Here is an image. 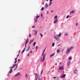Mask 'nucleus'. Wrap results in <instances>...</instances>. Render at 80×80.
<instances>
[{
    "instance_id": "obj_54",
    "label": "nucleus",
    "mask_w": 80,
    "mask_h": 80,
    "mask_svg": "<svg viewBox=\"0 0 80 80\" xmlns=\"http://www.w3.org/2000/svg\"><path fill=\"white\" fill-rule=\"evenodd\" d=\"M7 76H9V74H8Z\"/></svg>"
},
{
    "instance_id": "obj_41",
    "label": "nucleus",
    "mask_w": 80,
    "mask_h": 80,
    "mask_svg": "<svg viewBox=\"0 0 80 80\" xmlns=\"http://www.w3.org/2000/svg\"><path fill=\"white\" fill-rule=\"evenodd\" d=\"M37 22V20H35V21H34V22L35 23V22Z\"/></svg>"
},
{
    "instance_id": "obj_3",
    "label": "nucleus",
    "mask_w": 80,
    "mask_h": 80,
    "mask_svg": "<svg viewBox=\"0 0 80 80\" xmlns=\"http://www.w3.org/2000/svg\"><path fill=\"white\" fill-rule=\"evenodd\" d=\"M15 66H16V64H14L13 65V66H12V67H10L9 68H11V70H10V71H9V73H12V68H13L14 67H15Z\"/></svg>"
},
{
    "instance_id": "obj_23",
    "label": "nucleus",
    "mask_w": 80,
    "mask_h": 80,
    "mask_svg": "<svg viewBox=\"0 0 80 80\" xmlns=\"http://www.w3.org/2000/svg\"><path fill=\"white\" fill-rule=\"evenodd\" d=\"M56 18H57V16H56L54 18V20H55Z\"/></svg>"
},
{
    "instance_id": "obj_29",
    "label": "nucleus",
    "mask_w": 80,
    "mask_h": 80,
    "mask_svg": "<svg viewBox=\"0 0 80 80\" xmlns=\"http://www.w3.org/2000/svg\"><path fill=\"white\" fill-rule=\"evenodd\" d=\"M60 50H57V52L58 53L59 52H60Z\"/></svg>"
},
{
    "instance_id": "obj_37",
    "label": "nucleus",
    "mask_w": 80,
    "mask_h": 80,
    "mask_svg": "<svg viewBox=\"0 0 80 80\" xmlns=\"http://www.w3.org/2000/svg\"><path fill=\"white\" fill-rule=\"evenodd\" d=\"M42 72H43V70H42L41 72V75H42Z\"/></svg>"
},
{
    "instance_id": "obj_36",
    "label": "nucleus",
    "mask_w": 80,
    "mask_h": 80,
    "mask_svg": "<svg viewBox=\"0 0 80 80\" xmlns=\"http://www.w3.org/2000/svg\"><path fill=\"white\" fill-rule=\"evenodd\" d=\"M29 37H30V38L31 37V34H30L29 35Z\"/></svg>"
},
{
    "instance_id": "obj_59",
    "label": "nucleus",
    "mask_w": 80,
    "mask_h": 80,
    "mask_svg": "<svg viewBox=\"0 0 80 80\" xmlns=\"http://www.w3.org/2000/svg\"><path fill=\"white\" fill-rule=\"evenodd\" d=\"M37 16H38V14H37Z\"/></svg>"
},
{
    "instance_id": "obj_33",
    "label": "nucleus",
    "mask_w": 80,
    "mask_h": 80,
    "mask_svg": "<svg viewBox=\"0 0 80 80\" xmlns=\"http://www.w3.org/2000/svg\"><path fill=\"white\" fill-rule=\"evenodd\" d=\"M17 60H15L14 62V63L15 64L16 63H17Z\"/></svg>"
},
{
    "instance_id": "obj_40",
    "label": "nucleus",
    "mask_w": 80,
    "mask_h": 80,
    "mask_svg": "<svg viewBox=\"0 0 80 80\" xmlns=\"http://www.w3.org/2000/svg\"><path fill=\"white\" fill-rule=\"evenodd\" d=\"M14 59L15 60H17V58H15Z\"/></svg>"
},
{
    "instance_id": "obj_30",
    "label": "nucleus",
    "mask_w": 80,
    "mask_h": 80,
    "mask_svg": "<svg viewBox=\"0 0 80 80\" xmlns=\"http://www.w3.org/2000/svg\"><path fill=\"white\" fill-rule=\"evenodd\" d=\"M72 58H71V57L69 58V60H72Z\"/></svg>"
},
{
    "instance_id": "obj_50",
    "label": "nucleus",
    "mask_w": 80,
    "mask_h": 80,
    "mask_svg": "<svg viewBox=\"0 0 80 80\" xmlns=\"http://www.w3.org/2000/svg\"><path fill=\"white\" fill-rule=\"evenodd\" d=\"M60 65H61L62 64V62H61L59 63Z\"/></svg>"
},
{
    "instance_id": "obj_28",
    "label": "nucleus",
    "mask_w": 80,
    "mask_h": 80,
    "mask_svg": "<svg viewBox=\"0 0 80 80\" xmlns=\"http://www.w3.org/2000/svg\"><path fill=\"white\" fill-rule=\"evenodd\" d=\"M29 41H26V42H25V44H27V43H28V42Z\"/></svg>"
},
{
    "instance_id": "obj_22",
    "label": "nucleus",
    "mask_w": 80,
    "mask_h": 80,
    "mask_svg": "<svg viewBox=\"0 0 80 80\" xmlns=\"http://www.w3.org/2000/svg\"><path fill=\"white\" fill-rule=\"evenodd\" d=\"M39 17H40V16H37V17H36V20H37V18H39Z\"/></svg>"
},
{
    "instance_id": "obj_56",
    "label": "nucleus",
    "mask_w": 80,
    "mask_h": 80,
    "mask_svg": "<svg viewBox=\"0 0 80 80\" xmlns=\"http://www.w3.org/2000/svg\"><path fill=\"white\" fill-rule=\"evenodd\" d=\"M55 65H57V63H56Z\"/></svg>"
},
{
    "instance_id": "obj_5",
    "label": "nucleus",
    "mask_w": 80,
    "mask_h": 80,
    "mask_svg": "<svg viewBox=\"0 0 80 80\" xmlns=\"http://www.w3.org/2000/svg\"><path fill=\"white\" fill-rule=\"evenodd\" d=\"M59 70H64L63 66L59 68Z\"/></svg>"
},
{
    "instance_id": "obj_17",
    "label": "nucleus",
    "mask_w": 80,
    "mask_h": 80,
    "mask_svg": "<svg viewBox=\"0 0 80 80\" xmlns=\"http://www.w3.org/2000/svg\"><path fill=\"white\" fill-rule=\"evenodd\" d=\"M16 65H17V67H16L15 68H14V70H16L17 68V67H18V64H17V65L16 64Z\"/></svg>"
},
{
    "instance_id": "obj_24",
    "label": "nucleus",
    "mask_w": 80,
    "mask_h": 80,
    "mask_svg": "<svg viewBox=\"0 0 80 80\" xmlns=\"http://www.w3.org/2000/svg\"><path fill=\"white\" fill-rule=\"evenodd\" d=\"M35 44H36V42H34L33 44V45L34 47L35 45Z\"/></svg>"
},
{
    "instance_id": "obj_51",
    "label": "nucleus",
    "mask_w": 80,
    "mask_h": 80,
    "mask_svg": "<svg viewBox=\"0 0 80 80\" xmlns=\"http://www.w3.org/2000/svg\"><path fill=\"white\" fill-rule=\"evenodd\" d=\"M27 46V44H25V47H26Z\"/></svg>"
},
{
    "instance_id": "obj_44",
    "label": "nucleus",
    "mask_w": 80,
    "mask_h": 80,
    "mask_svg": "<svg viewBox=\"0 0 80 80\" xmlns=\"http://www.w3.org/2000/svg\"><path fill=\"white\" fill-rule=\"evenodd\" d=\"M40 28H42V26H40Z\"/></svg>"
},
{
    "instance_id": "obj_58",
    "label": "nucleus",
    "mask_w": 80,
    "mask_h": 80,
    "mask_svg": "<svg viewBox=\"0 0 80 80\" xmlns=\"http://www.w3.org/2000/svg\"><path fill=\"white\" fill-rule=\"evenodd\" d=\"M43 4H44V2H43V3H42V5H43Z\"/></svg>"
},
{
    "instance_id": "obj_49",
    "label": "nucleus",
    "mask_w": 80,
    "mask_h": 80,
    "mask_svg": "<svg viewBox=\"0 0 80 80\" xmlns=\"http://www.w3.org/2000/svg\"><path fill=\"white\" fill-rule=\"evenodd\" d=\"M52 0H50V2H52Z\"/></svg>"
},
{
    "instance_id": "obj_62",
    "label": "nucleus",
    "mask_w": 80,
    "mask_h": 80,
    "mask_svg": "<svg viewBox=\"0 0 80 80\" xmlns=\"http://www.w3.org/2000/svg\"><path fill=\"white\" fill-rule=\"evenodd\" d=\"M58 62H59V61H58Z\"/></svg>"
},
{
    "instance_id": "obj_34",
    "label": "nucleus",
    "mask_w": 80,
    "mask_h": 80,
    "mask_svg": "<svg viewBox=\"0 0 80 80\" xmlns=\"http://www.w3.org/2000/svg\"><path fill=\"white\" fill-rule=\"evenodd\" d=\"M36 49L37 50V49H38V46H36Z\"/></svg>"
},
{
    "instance_id": "obj_15",
    "label": "nucleus",
    "mask_w": 80,
    "mask_h": 80,
    "mask_svg": "<svg viewBox=\"0 0 80 80\" xmlns=\"http://www.w3.org/2000/svg\"><path fill=\"white\" fill-rule=\"evenodd\" d=\"M78 72V71L77 70H75L74 71V73H77Z\"/></svg>"
},
{
    "instance_id": "obj_43",
    "label": "nucleus",
    "mask_w": 80,
    "mask_h": 80,
    "mask_svg": "<svg viewBox=\"0 0 80 80\" xmlns=\"http://www.w3.org/2000/svg\"><path fill=\"white\" fill-rule=\"evenodd\" d=\"M32 28H35V26H32Z\"/></svg>"
},
{
    "instance_id": "obj_61",
    "label": "nucleus",
    "mask_w": 80,
    "mask_h": 80,
    "mask_svg": "<svg viewBox=\"0 0 80 80\" xmlns=\"http://www.w3.org/2000/svg\"><path fill=\"white\" fill-rule=\"evenodd\" d=\"M59 46H60V45H58V47H59Z\"/></svg>"
},
{
    "instance_id": "obj_14",
    "label": "nucleus",
    "mask_w": 80,
    "mask_h": 80,
    "mask_svg": "<svg viewBox=\"0 0 80 80\" xmlns=\"http://www.w3.org/2000/svg\"><path fill=\"white\" fill-rule=\"evenodd\" d=\"M55 55V53H54L53 54L51 55L50 56V57H53V56Z\"/></svg>"
},
{
    "instance_id": "obj_53",
    "label": "nucleus",
    "mask_w": 80,
    "mask_h": 80,
    "mask_svg": "<svg viewBox=\"0 0 80 80\" xmlns=\"http://www.w3.org/2000/svg\"><path fill=\"white\" fill-rule=\"evenodd\" d=\"M18 56H19V54L17 55V57H18Z\"/></svg>"
},
{
    "instance_id": "obj_20",
    "label": "nucleus",
    "mask_w": 80,
    "mask_h": 80,
    "mask_svg": "<svg viewBox=\"0 0 80 80\" xmlns=\"http://www.w3.org/2000/svg\"><path fill=\"white\" fill-rule=\"evenodd\" d=\"M25 49H26V48H24V49L23 50V51L22 52V53H23L24 52H25Z\"/></svg>"
},
{
    "instance_id": "obj_18",
    "label": "nucleus",
    "mask_w": 80,
    "mask_h": 80,
    "mask_svg": "<svg viewBox=\"0 0 80 80\" xmlns=\"http://www.w3.org/2000/svg\"><path fill=\"white\" fill-rule=\"evenodd\" d=\"M45 8H47V7H48V4H46L44 6Z\"/></svg>"
},
{
    "instance_id": "obj_60",
    "label": "nucleus",
    "mask_w": 80,
    "mask_h": 80,
    "mask_svg": "<svg viewBox=\"0 0 80 80\" xmlns=\"http://www.w3.org/2000/svg\"><path fill=\"white\" fill-rule=\"evenodd\" d=\"M47 2H48V0H47Z\"/></svg>"
},
{
    "instance_id": "obj_31",
    "label": "nucleus",
    "mask_w": 80,
    "mask_h": 80,
    "mask_svg": "<svg viewBox=\"0 0 80 80\" xmlns=\"http://www.w3.org/2000/svg\"><path fill=\"white\" fill-rule=\"evenodd\" d=\"M68 17H69V15H68L67 16L66 18H68Z\"/></svg>"
},
{
    "instance_id": "obj_46",
    "label": "nucleus",
    "mask_w": 80,
    "mask_h": 80,
    "mask_svg": "<svg viewBox=\"0 0 80 80\" xmlns=\"http://www.w3.org/2000/svg\"><path fill=\"white\" fill-rule=\"evenodd\" d=\"M26 41H28V38L27 39Z\"/></svg>"
},
{
    "instance_id": "obj_39",
    "label": "nucleus",
    "mask_w": 80,
    "mask_h": 80,
    "mask_svg": "<svg viewBox=\"0 0 80 80\" xmlns=\"http://www.w3.org/2000/svg\"><path fill=\"white\" fill-rule=\"evenodd\" d=\"M76 26H77V25H78V23L77 22L76 23Z\"/></svg>"
},
{
    "instance_id": "obj_19",
    "label": "nucleus",
    "mask_w": 80,
    "mask_h": 80,
    "mask_svg": "<svg viewBox=\"0 0 80 80\" xmlns=\"http://www.w3.org/2000/svg\"><path fill=\"white\" fill-rule=\"evenodd\" d=\"M33 40H34V39H33L32 40H31L30 42H29V43L30 44H31V43H32V42H33Z\"/></svg>"
},
{
    "instance_id": "obj_38",
    "label": "nucleus",
    "mask_w": 80,
    "mask_h": 80,
    "mask_svg": "<svg viewBox=\"0 0 80 80\" xmlns=\"http://www.w3.org/2000/svg\"><path fill=\"white\" fill-rule=\"evenodd\" d=\"M41 16L42 17H43V14H41Z\"/></svg>"
},
{
    "instance_id": "obj_25",
    "label": "nucleus",
    "mask_w": 80,
    "mask_h": 80,
    "mask_svg": "<svg viewBox=\"0 0 80 80\" xmlns=\"http://www.w3.org/2000/svg\"><path fill=\"white\" fill-rule=\"evenodd\" d=\"M44 10V8L42 7V9H41V11H42V10Z\"/></svg>"
},
{
    "instance_id": "obj_27",
    "label": "nucleus",
    "mask_w": 80,
    "mask_h": 80,
    "mask_svg": "<svg viewBox=\"0 0 80 80\" xmlns=\"http://www.w3.org/2000/svg\"><path fill=\"white\" fill-rule=\"evenodd\" d=\"M54 45H55V43L54 42H53L52 43V47H54Z\"/></svg>"
},
{
    "instance_id": "obj_9",
    "label": "nucleus",
    "mask_w": 80,
    "mask_h": 80,
    "mask_svg": "<svg viewBox=\"0 0 80 80\" xmlns=\"http://www.w3.org/2000/svg\"><path fill=\"white\" fill-rule=\"evenodd\" d=\"M66 74H63V75L61 76V78H65V76Z\"/></svg>"
},
{
    "instance_id": "obj_8",
    "label": "nucleus",
    "mask_w": 80,
    "mask_h": 80,
    "mask_svg": "<svg viewBox=\"0 0 80 80\" xmlns=\"http://www.w3.org/2000/svg\"><path fill=\"white\" fill-rule=\"evenodd\" d=\"M68 35H69V34L68 32H65L64 34V35H65V36H68Z\"/></svg>"
},
{
    "instance_id": "obj_6",
    "label": "nucleus",
    "mask_w": 80,
    "mask_h": 80,
    "mask_svg": "<svg viewBox=\"0 0 80 80\" xmlns=\"http://www.w3.org/2000/svg\"><path fill=\"white\" fill-rule=\"evenodd\" d=\"M18 75H20V72H18L16 74L14 77H18Z\"/></svg>"
},
{
    "instance_id": "obj_45",
    "label": "nucleus",
    "mask_w": 80,
    "mask_h": 80,
    "mask_svg": "<svg viewBox=\"0 0 80 80\" xmlns=\"http://www.w3.org/2000/svg\"><path fill=\"white\" fill-rule=\"evenodd\" d=\"M18 62H20V59H18Z\"/></svg>"
},
{
    "instance_id": "obj_48",
    "label": "nucleus",
    "mask_w": 80,
    "mask_h": 80,
    "mask_svg": "<svg viewBox=\"0 0 80 80\" xmlns=\"http://www.w3.org/2000/svg\"><path fill=\"white\" fill-rule=\"evenodd\" d=\"M53 78H57V77H54Z\"/></svg>"
},
{
    "instance_id": "obj_11",
    "label": "nucleus",
    "mask_w": 80,
    "mask_h": 80,
    "mask_svg": "<svg viewBox=\"0 0 80 80\" xmlns=\"http://www.w3.org/2000/svg\"><path fill=\"white\" fill-rule=\"evenodd\" d=\"M70 63H71V62L70 61L68 62L67 64V67H68V66H69V65H70Z\"/></svg>"
},
{
    "instance_id": "obj_64",
    "label": "nucleus",
    "mask_w": 80,
    "mask_h": 80,
    "mask_svg": "<svg viewBox=\"0 0 80 80\" xmlns=\"http://www.w3.org/2000/svg\"><path fill=\"white\" fill-rule=\"evenodd\" d=\"M58 80H59V79H58Z\"/></svg>"
},
{
    "instance_id": "obj_35",
    "label": "nucleus",
    "mask_w": 80,
    "mask_h": 80,
    "mask_svg": "<svg viewBox=\"0 0 80 80\" xmlns=\"http://www.w3.org/2000/svg\"><path fill=\"white\" fill-rule=\"evenodd\" d=\"M52 2H50V3L49 4V6H50V5H52Z\"/></svg>"
},
{
    "instance_id": "obj_2",
    "label": "nucleus",
    "mask_w": 80,
    "mask_h": 80,
    "mask_svg": "<svg viewBox=\"0 0 80 80\" xmlns=\"http://www.w3.org/2000/svg\"><path fill=\"white\" fill-rule=\"evenodd\" d=\"M62 33L60 32L59 34L58 35L57 34H56L54 35V38L56 39V40L58 41L59 39H60V37H59L61 36V34Z\"/></svg>"
},
{
    "instance_id": "obj_42",
    "label": "nucleus",
    "mask_w": 80,
    "mask_h": 80,
    "mask_svg": "<svg viewBox=\"0 0 80 80\" xmlns=\"http://www.w3.org/2000/svg\"><path fill=\"white\" fill-rule=\"evenodd\" d=\"M51 13H53V11H51Z\"/></svg>"
},
{
    "instance_id": "obj_10",
    "label": "nucleus",
    "mask_w": 80,
    "mask_h": 80,
    "mask_svg": "<svg viewBox=\"0 0 80 80\" xmlns=\"http://www.w3.org/2000/svg\"><path fill=\"white\" fill-rule=\"evenodd\" d=\"M30 46L28 47V49H27L26 50V52H28V51L30 49Z\"/></svg>"
},
{
    "instance_id": "obj_4",
    "label": "nucleus",
    "mask_w": 80,
    "mask_h": 80,
    "mask_svg": "<svg viewBox=\"0 0 80 80\" xmlns=\"http://www.w3.org/2000/svg\"><path fill=\"white\" fill-rule=\"evenodd\" d=\"M34 75L35 76V80H38V74L37 73H35L34 74Z\"/></svg>"
},
{
    "instance_id": "obj_21",
    "label": "nucleus",
    "mask_w": 80,
    "mask_h": 80,
    "mask_svg": "<svg viewBox=\"0 0 80 80\" xmlns=\"http://www.w3.org/2000/svg\"><path fill=\"white\" fill-rule=\"evenodd\" d=\"M57 22H58V21L55 20L54 22V23H57Z\"/></svg>"
},
{
    "instance_id": "obj_57",
    "label": "nucleus",
    "mask_w": 80,
    "mask_h": 80,
    "mask_svg": "<svg viewBox=\"0 0 80 80\" xmlns=\"http://www.w3.org/2000/svg\"><path fill=\"white\" fill-rule=\"evenodd\" d=\"M31 52V53H32V51H31V52Z\"/></svg>"
},
{
    "instance_id": "obj_55",
    "label": "nucleus",
    "mask_w": 80,
    "mask_h": 80,
    "mask_svg": "<svg viewBox=\"0 0 80 80\" xmlns=\"http://www.w3.org/2000/svg\"><path fill=\"white\" fill-rule=\"evenodd\" d=\"M29 55H30V54H28V56H29Z\"/></svg>"
},
{
    "instance_id": "obj_63",
    "label": "nucleus",
    "mask_w": 80,
    "mask_h": 80,
    "mask_svg": "<svg viewBox=\"0 0 80 80\" xmlns=\"http://www.w3.org/2000/svg\"><path fill=\"white\" fill-rule=\"evenodd\" d=\"M56 20H57V19Z\"/></svg>"
},
{
    "instance_id": "obj_26",
    "label": "nucleus",
    "mask_w": 80,
    "mask_h": 80,
    "mask_svg": "<svg viewBox=\"0 0 80 80\" xmlns=\"http://www.w3.org/2000/svg\"><path fill=\"white\" fill-rule=\"evenodd\" d=\"M40 35L41 36V37H43V34H42V33H40Z\"/></svg>"
},
{
    "instance_id": "obj_52",
    "label": "nucleus",
    "mask_w": 80,
    "mask_h": 80,
    "mask_svg": "<svg viewBox=\"0 0 80 80\" xmlns=\"http://www.w3.org/2000/svg\"><path fill=\"white\" fill-rule=\"evenodd\" d=\"M47 14H48V11H47Z\"/></svg>"
},
{
    "instance_id": "obj_7",
    "label": "nucleus",
    "mask_w": 80,
    "mask_h": 80,
    "mask_svg": "<svg viewBox=\"0 0 80 80\" xmlns=\"http://www.w3.org/2000/svg\"><path fill=\"white\" fill-rule=\"evenodd\" d=\"M70 51L69 50V48H68V50L66 51V54H68L70 52Z\"/></svg>"
},
{
    "instance_id": "obj_12",
    "label": "nucleus",
    "mask_w": 80,
    "mask_h": 80,
    "mask_svg": "<svg viewBox=\"0 0 80 80\" xmlns=\"http://www.w3.org/2000/svg\"><path fill=\"white\" fill-rule=\"evenodd\" d=\"M75 13V11H72L70 12V14H72V13Z\"/></svg>"
},
{
    "instance_id": "obj_16",
    "label": "nucleus",
    "mask_w": 80,
    "mask_h": 80,
    "mask_svg": "<svg viewBox=\"0 0 80 80\" xmlns=\"http://www.w3.org/2000/svg\"><path fill=\"white\" fill-rule=\"evenodd\" d=\"M73 47H70V48H69V50H72V49H73Z\"/></svg>"
},
{
    "instance_id": "obj_32",
    "label": "nucleus",
    "mask_w": 80,
    "mask_h": 80,
    "mask_svg": "<svg viewBox=\"0 0 80 80\" xmlns=\"http://www.w3.org/2000/svg\"><path fill=\"white\" fill-rule=\"evenodd\" d=\"M27 77H28L27 75V74L26 73V75H25L26 78H27Z\"/></svg>"
},
{
    "instance_id": "obj_47",
    "label": "nucleus",
    "mask_w": 80,
    "mask_h": 80,
    "mask_svg": "<svg viewBox=\"0 0 80 80\" xmlns=\"http://www.w3.org/2000/svg\"><path fill=\"white\" fill-rule=\"evenodd\" d=\"M20 50H19V54L20 53Z\"/></svg>"
},
{
    "instance_id": "obj_13",
    "label": "nucleus",
    "mask_w": 80,
    "mask_h": 80,
    "mask_svg": "<svg viewBox=\"0 0 80 80\" xmlns=\"http://www.w3.org/2000/svg\"><path fill=\"white\" fill-rule=\"evenodd\" d=\"M34 32H35V33H34L35 35H36L37 34V31L35 30H34Z\"/></svg>"
},
{
    "instance_id": "obj_1",
    "label": "nucleus",
    "mask_w": 80,
    "mask_h": 80,
    "mask_svg": "<svg viewBox=\"0 0 80 80\" xmlns=\"http://www.w3.org/2000/svg\"><path fill=\"white\" fill-rule=\"evenodd\" d=\"M46 49V48H45V49L44 50L42 54V56L41 58V62H43V61H44L45 60V57L46 54L44 53H45V52Z\"/></svg>"
}]
</instances>
